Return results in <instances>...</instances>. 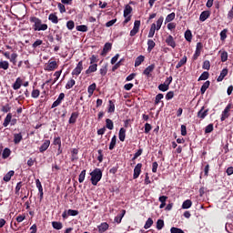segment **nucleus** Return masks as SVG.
<instances>
[{
    "label": "nucleus",
    "instance_id": "38",
    "mask_svg": "<svg viewBox=\"0 0 233 233\" xmlns=\"http://www.w3.org/2000/svg\"><path fill=\"white\" fill-rule=\"evenodd\" d=\"M112 50V44L110 43H106L103 48V53L102 54H107Z\"/></svg>",
    "mask_w": 233,
    "mask_h": 233
},
{
    "label": "nucleus",
    "instance_id": "21",
    "mask_svg": "<svg viewBox=\"0 0 233 233\" xmlns=\"http://www.w3.org/2000/svg\"><path fill=\"white\" fill-rule=\"evenodd\" d=\"M167 199H168V197L167 196H161L158 198V201H160V206L159 208H165V207L167 206Z\"/></svg>",
    "mask_w": 233,
    "mask_h": 233
},
{
    "label": "nucleus",
    "instance_id": "55",
    "mask_svg": "<svg viewBox=\"0 0 233 233\" xmlns=\"http://www.w3.org/2000/svg\"><path fill=\"white\" fill-rule=\"evenodd\" d=\"M213 130H214V125L209 124L205 128V134H210V132H212Z\"/></svg>",
    "mask_w": 233,
    "mask_h": 233
},
{
    "label": "nucleus",
    "instance_id": "58",
    "mask_svg": "<svg viewBox=\"0 0 233 233\" xmlns=\"http://www.w3.org/2000/svg\"><path fill=\"white\" fill-rule=\"evenodd\" d=\"M227 59H228V53H227L226 51H223L221 53V61H222V63H225V61H227Z\"/></svg>",
    "mask_w": 233,
    "mask_h": 233
},
{
    "label": "nucleus",
    "instance_id": "28",
    "mask_svg": "<svg viewBox=\"0 0 233 233\" xmlns=\"http://www.w3.org/2000/svg\"><path fill=\"white\" fill-rule=\"evenodd\" d=\"M156 46V42L154 40L149 39L147 40V52H152Z\"/></svg>",
    "mask_w": 233,
    "mask_h": 233
},
{
    "label": "nucleus",
    "instance_id": "2",
    "mask_svg": "<svg viewBox=\"0 0 233 233\" xmlns=\"http://www.w3.org/2000/svg\"><path fill=\"white\" fill-rule=\"evenodd\" d=\"M59 68V60L52 57L44 65L45 72H54Z\"/></svg>",
    "mask_w": 233,
    "mask_h": 233
},
{
    "label": "nucleus",
    "instance_id": "40",
    "mask_svg": "<svg viewBox=\"0 0 233 233\" xmlns=\"http://www.w3.org/2000/svg\"><path fill=\"white\" fill-rule=\"evenodd\" d=\"M183 65H187V56H184L182 57V59H180V61L176 66V68H181V66H183Z\"/></svg>",
    "mask_w": 233,
    "mask_h": 233
},
{
    "label": "nucleus",
    "instance_id": "35",
    "mask_svg": "<svg viewBox=\"0 0 233 233\" xmlns=\"http://www.w3.org/2000/svg\"><path fill=\"white\" fill-rule=\"evenodd\" d=\"M163 21H164L163 16H160L157 20V24H155L156 25V30H161V26L163 25Z\"/></svg>",
    "mask_w": 233,
    "mask_h": 233
},
{
    "label": "nucleus",
    "instance_id": "41",
    "mask_svg": "<svg viewBox=\"0 0 233 233\" xmlns=\"http://www.w3.org/2000/svg\"><path fill=\"white\" fill-rule=\"evenodd\" d=\"M117 141V138L116 136H114L112 138H111V142L109 144V150H114V148L116 147V143Z\"/></svg>",
    "mask_w": 233,
    "mask_h": 233
},
{
    "label": "nucleus",
    "instance_id": "12",
    "mask_svg": "<svg viewBox=\"0 0 233 233\" xmlns=\"http://www.w3.org/2000/svg\"><path fill=\"white\" fill-rule=\"evenodd\" d=\"M166 43L168 46H171V48H174L176 46V41L174 40V36H172V35H169L166 38Z\"/></svg>",
    "mask_w": 233,
    "mask_h": 233
},
{
    "label": "nucleus",
    "instance_id": "36",
    "mask_svg": "<svg viewBox=\"0 0 233 233\" xmlns=\"http://www.w3.org/2000/svg\"><path fill=\"white\" fill-rule=\"evenodd\" d=\"M174 19H176V13H171L167 15L165 23H170L171 21H174Z\"/></svg>",
    "mask_w": 233,
    "mask_h": 233
},
{
    "label": "nucleus",
    "instance_id": "52",
    "mask_svg": "<svg viewBox=\"0 0 233 233\" xmlns=\"http://www.w3.org/2000/svg\"><path fill=\"white\" fill-rule=\"evenodd\" d=\"M41 92L39 91V89H34L31 93V96L34 98V99H37V97H39Z\"/></svg>",
    "mask_w": 233,
    "mask_h": 233
},
{
    "label": "nucleus",
    "instance_id": "62",
    "mask_svg": "<svg viewBox=\"0 0 233 233\" xmlns=\"http://www.w3.org/2000/svg\"><path fill=\"white\" fill-rule=\"evenodd\" d=\"M227 29H224L220 32V39L221 41H225L227 39Z\"/></svg>",
    "mask_w": 233,
    "mask_h": 233
},
{
    "label": "nucleus",
    "instance_id": "42",
    "mask_svg": "<svg viewBox=\"0 0 233 233\" xmlns=\"http://www.w3.org/2000/svg\"><path fill=\"white\" fill-rule=\"evenodd\" d=\"M106 127L108 128V130H114V122L110 118H107L106 120Z\"/></svg>",
    "mask_w": 233,
    "mask_h": 233
},
{
    "label": "nucleus",
    "instance_id": "46",
    "mask_svg": "<svg viewBox=\"0 0 233 233\" xmlns=\"http://www.w3.org/2000/svg\"><path fill=\"white\" fill-rule=\"evenodd\" d=\"M75 85H76V80L70 79V80L66 83V90H70V88H72Z\"/></svg>",
    "mask_w": 233,
    "mask_h": 233
},
{
    "label": "nucleus",
    "instance_id": "7",
    "mask_svg": "<svg viewBox=\"0 0 233 233\" xmlns=\"http://www.w3.org/2000/svg\"><path fill=\"white\" fill-rule=\"evenodd\" d=\"M143 167V164L138 163L134 168L133 179H137L141 175V168Z\"/></svg>",
    "mask_w": 233,
    "mask_h": 233
},
{
    "label": "nucleus",
    "instance_id": "23",
    "mask_svg": "<svg viewBox=\"0 0 233 233\" xmlns=\"http://www.w3.org/2000/svg\"><path fill=\"white\" fill-rule=\"evenodd\" d=\"M118 137L120 141H125V137H127V129L121 127L119 130Z\"/></svg>",
    "mask_w": 233,
    "mask_h": 233
},
{
    "label": "nucleus",
    "instance_id": "50",
    "mask_svg": "<svg viewBox=\"0 0 233 233\" xmlns=\"http://www.w3.org/2000/svg\"><path fill=\"white\" fill-rule=\"evenodd\" d=\"M115 110H116V105L114 104V102H112V100H109L108 112L112 114L115 112Z\"/></svg>",
    "mask_w": 233,
    "mask_h": 233
},
{
    "label": "nucleus",
    "instance_id": "34",
    "mask_svg": "<svg viewBox=\"0 0 233 233\" xmlns=\"http://www.w3.org/2000/svg\"><path fill=\"white\" fill-rule=\"evenodd\" d=\"M52 227L56 230H61V228H63V223L57 222V221H53L52 222Z\"/></svg>",
    "mask_w": 233,
    "mask_h": 233
},
{
    "label": "nucleus",
    "instance_id": "19",
    "mask_svg": "<svg viewBox=\"0 0 233 233\" xmlns=\"http://www.w3.org/2000/svg\"><path fill=\"white\" fill-rule=\"evenodd\" d=\"M228 75V69L224 68V69L221 71V73H220L219 76L218 77L217 81H218V83L221 82V81H223V79H225V77H227Z\"/></svg>",
    "mask_w": 233,
    "mask_h": 233
},
{
    "label": "nucleus",
    "instance_id": "39",
    "mask_svg": "<svg viewBox=\"0 0 233 233\" xmlns=\"http://www.w3.org/2000/svg\"><path fill=\"white\" fill-rule=\"evenodd\" d=\"M143 61H145V56L140 55L135 61V66H139Z\"/></svg>",
    "mask_w": 233,
    "mask_h": 233
},
{
    "label": "nucleus",
    "instance_id": "31",
    "mask_svg": "<svg viewBox=\"0 0 233 233\" xmlns=\"http://www.w3.org/2000/svg\"><path fill=\"white\" fill-rule=\"evenodd\" d=\"M10 68V63L8 61H0V69L8 70Z\"/></svg>",
    "mask_w": 233,
    "mask_h": 233
},
{
    "label": "nucleus",
    "instance_id": "61",
    "mask_svg": "<svg viewBox=\"0 0 233 233\" xmlns=\"http://www.w3.org/2000/svg\"><path fill=\"white\" fill-rule=\"evenodd\" d=\"M66 26H67L68 30H74L76 24L74 23V21L70 20L66 23Z\"/></svg>",
    "mask_w": 233,
    "mask_h": 233
},
{
    "label": "nucleus",
    "instance_id": "17",
    "mask_svg": "<svg viewBox=\"0 0 233 233\" xmlns=\"http://www.w3.org/2000/svg\"><path fill=\"white\" fill-rule=\"evenodd\" d=\"M127 214V210L125 209H122L121 210V214L117 215L116 218H115V223H121L123 218H125V215Z\"/></svg>",
    "mask_w": 233,
    "mask_h": 233
},
{
    "label": "nucleus",
    "instance_id": "33",
    "mask_svg": "<svg viewBox=\"0 0 233 233\" xmlns=\"http://www.w3.org/2000/svg\"><path fill=\"white\" fill-rule=\"evenodd\" d=\"M14 174H15V172H14V170L9 171V172L4 177V181H5V183H8V181H10V179H12V177H14Z\"/></svg>",
    "mask_w": 233,
    "mask_h": 233
},
{
    "label": "nucleus",
    "instance_id": "60",
    "mask_svg": "<svg viewBox=\"0 0 233 233\" xmlns=\"http://www.w3.org/2000/svg\"><path fill=\"white\" fill-rule=\"evenodd\" d=\"M79 214V211L76 209H68L67 210V216H77Z\"/></svg>",
    "mask_w": 233,
    "mask_h": 233
},
{
    "label": "nucleus",
    "instance_id": "5",
    "mask_svg": "<svg viewBox=\"0 0 233 233\" xmlns=\"http://www.w3.org/2000/svg\"><path fill=\"white\" fill-rule=\"evenodd\" d=\"M130 14H132V6L127 5L124 9V17H126L124 21V25H127V23H128L132 19V16H130Z\"/></svg>",
    "mask_w": 233,
    "mask_h": 233
},
{
    "label": "nucleus",
    "instance_id": "18",
    "mask_svg": "<svg viewBox=\"0 0 233 233\" xmlns=\"http://www.w3.org/2000/svg\"><path fill=\"white\" fill-rule=\"evenodd\" d=\"M48 20L51 21V23H54V25H57L59 23V18L57 17V15L56 13H52L48 16Z\"/></svg>",
    "mask_w": 233,
    "mask_h": 233
},
{
    "label": "nucleus",
    "instance_id": "48",
    "mask_svg": "<svg viewBox=\"0 0 233 233\" xmlns=\"http://www.w3.org/2000/svg\"><path fill=\"white\" fill-rule=\"evenodd\" d=\"M86 176V170L84 169L83 171H81V173L78 177L79 183H83V181H85Z\"/></svg>",
    "mask_w": 233,
    "mask_h": 233
},
{
    "label": "nucleus",
    "instance_id": "45",
    "mask_svg": "<svg viewBox=\"0 0 233 233\" xmlns=\"http://www.w3.org/2000/svg\"><path fill=\"white\" fill-rule=\"evenodd\" d=\"M185 39L187 40L188 43H190V41H192V31L187 30L185 32Z\"/></svg>",
    "mask_w": 233,
    "mask_h": 233
},
{
    "label": "nucleus",
    "instance_id": "57",
    "mask_svg": "<svg viewBox=\"0 0 233 233\" xmlns=\"http://www.w3.org/2000/svg\"><path fill=\"white\" fill-rule=\"evenodd\" d=\"M202 68L204 70H210V61L208 60L204 61Z\"/></svg>",
    "mask_w": 233,
    "mask_h": 233
},
{
    "label": "nucleus",
    "instance_id": "8",
    "mask_svg": "<svg viewBox=\"0 0 233 233\" xmlns=\"http://www.w3.org/2000/svg\"><path fill=\"white\" fill-rule=\"evenodd\" d=\"M83 72V61L78 62L76 68L72 71V76H79Z\"/></svg>",
    "mask_w": 233,
    "mask_h": 233
},
{
    "label": "nucleus",
    "instance_id": "30",
    "mask_svg": "<svg viewBox=\"0 0 233 233\" xmlns=\"http://www.w3.org/2000/svg\"><path fill=\"white\" fill-rule=\"evenodd\" d=\"M12 121V113L7 114L6 117L4 120L3 127H8Z\"/></svg>",
    "mask_w": 233,
    "mask_h": 233
},
{
    "label": "nucleus",
    "instance_id": "51",
    "mask_svg": "<svg viewBox=\"0 0 233 233\" xmlns=\"http://www.w3.org/2000/svg\"><path fill=\"white\" fill-rule=\"evenodd\" d=\"M77 32H88V26L82 25L76 26Z\"/></svg>",
    "mask_w": 233,
    "mask_h": 233
},
{
    "label": "nucleus",
    "instance_id": "27",
    "mask_svg": "<svg viewBox=\"0 0 233 233\" xmlns=\"http://www.w3.org/2000/svg\"><path fill=\"white\" fill-rule=\"evenodd\" d=\"M61 74H63V69L59 70V71H56L54 73V76H55V79L54 81L52 82V85H56V83H57L59 77H61Z\"/></svg>",
    "mask_w": 233,
    "mask_h": 233
},
{
    "label": "nucleus",
    "instance_id": "14",
    "mask_svg": "<svg viewBox=\"0 0 233 233\" xmlns=\"http://www.w3.org/2000/svg\"><path fill=\"white\" fill-rule=\"evenodd\" d=\"M208 17H210V11H203L200 14L199 21H201V23H204V21H207Z\"/></svg>",
    "mask_w": 233,
    "mask_h": 233
},
{
    "label": "nucleus",
    "instance_id": "13",
    "mask_svg": "<svg viewBox=\"0 0 233 233\" xmlns=\"http://www.w3.org/2000/svg\"><path fill=\"white\" fill-rule=\"evenodd\" d=\"M109 227H110V226L108 225V223L103 222V223H101V224L97 227L98 232H99V233L106 232V230H108Z\"/></svg>",
    "mask_w": 233,
    "mask_h": 233
},
{
    "label": "nucleus",
    "instance_id": "11",
    "mask_svg": "<svg viewBox=\"0 0 233 233\" xmlns=\"http://www.w3.org/2000/svg\"><path fill=\"white\" fill-rule=\"evenodd\" d=\"M203 49V44L201 43H198L197 44V47H196V51H195V54L193 56V59H198V57L199 56H201V50Z\"/></svg>",
    "mask_w": 233,
    "mask_h": 233
},
{
    "label": "nucleus",
    "instance_id": "54",
    "mask_svg": "<svg viewBox=\"0 0 233 233\" xmlns=\"http://www.w3.org/2000/svg\"><path fill=\"white\" fill-rule=\"evenodd\" d=\"M208 72L205 71L202 73V75L199 76L198 81H207V78L208 77Z\"/></svg>",
    "mask_w": 233,
    "mask_h": 233
},
{
    "label": "nucleus",
    "instance_id": "49",
    "mask_svg": "<svg viewBox=\"0 0 233 233\" xmlns=\"http://www.w3.org/2000/svg\"><path fill=\"white\" fill-rule=\"evenodd\" d=\"M152 225H154V220H152V218H148L147 221H146V224L144 226V228L148 229L150 228V227H152Z\"/></svg>",
    "mask_w": 233,
    "mask_h": 233
},
{
    "label": "nucleus",
    "instance_id": "64",
    "mask_svg": "<svg viewBox=\"0 0 233 233\" xmlns=\"http://www.w3.org/2000/svg\"><path fill=\"white\" fill-rule=\"evenodd\" d=\"M54 145H58V148H61V137H57L54 138Z\"/></svg>",
    "mask_w": 233,
    "mask_h": 233
},
{
    "label": "nucleus",
    "instance_id": "3",
    "mask_svg": "<svg viewBox=\"0 0 233 233\" xmlns=\"http://www.w3.org/2000/svg\"><path fill=\"white\" fill-rule=\"evenodd\" d=\"M91 176V183L96 187L101 178L103 177V172L99 168H96L94 171L90 173Z\"/></svg>",
    "mask_w": 233,
    "mask_h": 233
},
{
    "label": "nucleus",
    "instance_id": "26",
    "mask_svg": "<svg viewBox=\"0 0 233 233\" xmlns=\"http://www.w3.org/2000/svg\"><path fill=\"white\" fill-rule=\"evenodd\" d=\"M97 72V64H93L86 70V74H92Z\"/></svg>",
    "mask_w": 233,
    "mask_h": 233
},
{
    "label": "nucleus",
    "instance_id": "6",
    "mask_svg": "<svg viewBox=\"0 0 233 233\" xmlns=\"http://www.w3.org/2000/svg\"><path fill=\"white\" fill-rule=\"evenodd\" d=\"M140 26H141V21L136 20L135 23H134V27L130 31V36L131 37H134V35H136V34H137V32H139V27Z\"/></svg>",
    "mask_w": 233,
    "mask_h": 233
},
{
    "label": "nucleus",
    "instance_id": "53",
    "mask_svg": "<svg viewBox=\"0 0 233 233\" xmlns=\"http://www.w3.org/2000/svg\"><path fill=\"white\" fill-rule=\"evenodd\" d=\"M163 227H165V221H163V219H158L157 221V230H161V228H163Z\"/></svg>",
    "mask_w": 233,
    "mask_h": 233
},
{
    "label": "nucleus",
    "instance_id": "59",
    "mask_svg": "<svg viewBox=\"0 0 233 233\" xmlns=\"http://www.w3.org/2000/svg\"><path fill=\"white\" fill-rule=\"evenodd\" d=\"M11 63H13L14 65H15V63H17V54L16 53H13L11 55V58H9Z\"/></svg>",
    "mask_w": 233,
    "mask_h": 233
},
{
    "label": "nucleus",
    "instance_id": "24",
    "mask_svg": "<svg viewBox=\"0 0 233 233\" xmlns=\"http://www.w3.org/2000/svg\"><path fill=\"white\" fill-rule=\"evenodd\" d=\"M23 141V135L21 133L14 135V143L15 145H19Z\"/></svg>",
    "mask_w": 233,
    "mask_h": 233
},
{
    "label": "nucleus",
    "instance_id": "47",
    "mask_svg": "<svg viewBox=\"0 0 233 233\" xmlns=\"http://www.w3.org/2000/svg\"><path fill=\"white\" fill-rule=\"evenodd\" d=\"M72 154V161H75V159H77V154H79V150L77 148H73L71 150Z\"/></svg>",
    "mask_w": 233,
    "mask_h": 233
},
{
    "label": "nucleus",
    "instance_id": "10",
    "mask_svg": "<svg viewBox=\"0 0 233 233\" xmlns=\"http://www.w3.org/2000/svg\"><path fill=\"white\" fill-rule=\"evenodd\" d=\"M230 108L231 106L228 105L221 115V121H225V119H228V117L230 116Z\"/></svg>",
    "mask_w": 233,
    "mask_h": 233
},
{
    "label": "nucleus",
    "instance_id": "37",
    "mask_svg": "<svg viewBox=\"0 0 233 233\" xmlns=\"http://www.w3.org/2000/svg\"><path fill=\"white\" fill-rule=\"evenodd\" d=\"M208 86H210V81H206L201 86L200 92L201 94H205L207 92Z\"/></svg>",
    "mask_w": 233,
    "mask_h": 233
},
{
    "label": "nucleus",
    "instance_id": "15",
    "mask_svg": "<svg viewBox=\"0 0 233 233\" xmlns=\"http://www.w3.org/2000/svg\"><path fill=\"white\" fill-rule=\"evenodd\" d=\"M65 99V93H61L58 98L53 103L52 108H56V106H59L60 103Z\"/></svg>",
    "mask_w": 233,
    "mask_h": 233
},
{
    "label": "nucleus",
    "instance_id": "32",
    "mask_svg": "<svg viewBox=\"0 0 233 233\" xmlns=\"http://www.w3.org/2000/svg\"><path fill=\"white\" fill-rule=\"evenodd\" d=\"M10 154H12V151L10 150V148L5 147L2 154L3 159H7V157H10Z\"/></svg>",
    "mask_w": 233,
    "mask_h": 233
},
{
    "label": "nucleus",
    "instance_id": "43",
    "mask_svg": "<svg viewBox=\"0 0 233 233\" xmlns=\"http://www.w3.org/2000/svg\"><path fill=\"white\" fill-rule=\"evenodd\" d=\"M190 207H192V200H190V199H187L182 204V208H184V209L190 208Z\"/></svg>",
    "mask_w": 233,
    "mask_h": 233
},
{
    "label": "nucleus",
    "instance_id": "25",
    "mask_svg": "<svg viewBox=\"0 0 233 233\" xmlns=\"http://www.w3.org/2000/svg\"><path fill=\"white\" fill-rule=\"evenodd\" d=\"M78 116H79V113H77V112L72 113L71 116L69 118V124L74 125V123H76V121H77Z\"/></svg>",
    "mask_w": 233,
    "mask_h": 233
},
{
    "label": "nucleus",
    "instance_id": "22",
    "mask_svg": "<svg viewBox=\"0 0 233 233\" xmlns=\"http://www.w3.org/2000/svg\"><path fill=\"white\" fill-rule=\"evenodd\" d=\"M156 68V66L154 64L148 66L143 72L145 76H150L151 72H154V69Z\"/></svg>",
    "mask_w": 233,
    "mask_h": 233
},
{
    "label": "nucleus",
    "instance_id": "4",
    "mask_svg": "<svg viewBox=\"0 0 233 233\" xmlns=\"http://www.w3.org/2000/svg\"><path fill=\"white\" fill-rule=\"evenodd\" d=\"M170 83H172V76L167 78V80L158 86V90L161 92H167L170 88Z\"/></svg>",
    "mask_w": 233,
    "mask_h": 233
},
{
    "label": "nucleus",
    "instance_id": "1",
    "mask_svg": "<svg viewBox=\"0 0 233 233\" xmlns=\"http://www.w3.org/2000/svg\"><path fill=\"white\" fill-rule=\"evenodd\" d=\"M29 21L35 32H45L48 30V25L43 24V21L35 16H31Z\"/></svg>",
    "mask_w": 233,
    "mask_h": 233
},
{
    "label": "nucleus",
    "instance_id": "9",
    "mask_svg": "<svg viewBox=\"0 0 233 233\" xmlns=\"http://www.w3.org/2000/svg\"><path fill=\"white\" fill-rule=\"evenodd\" d=\"M197 116L198 119H205L208 116V109H205V106H202Z\"/></svg>",
    "mask_w": 233,
    "mask_h": 233
},
{
    "label": "nucleus",
    "instance_id": "29",
    "mask_svg": "<svg viewBox=\"0 0 233 233\" xmlns=\"http://www.w3.org/2000/svg\"><path fill=\"white\" fill-rule=\"evenodd\" d=\"M96 83H93L92 85H90L87 88V92L89 94V97L94 96V92L96 91Z\"/></svg>",
    "mask_w": 233,
    "mask_h": 233
},
{
    "label": "nucleus",
    "instance_id": "20",
    "mask_svg": "<svg viewBox=\"0 0 233 233\" xmlns=\"http://www.w3.org/2000/svg\"><path fill=\"white\" fill-rule=\"evenodd\" d=\"M22 85H23V79H21V77H17L15 82L13 85L14 90H19Z\"/></svg>",
    "mask_w": 233,
    "mask_h": 233
},
{
    "label": "nucleus",
    "instance_id": "63",
    "mask_svg": "<svg viewBox=\"0 0 233 233\" xmlns=\"http://www.w3.org/2000/svg\"><path fill=\"white\" fill-rule=\"evenodd\" d=\"M174 97V91H169L166 95L167 101H170Z\"/></svg>",
    "mask_w": 233,
    "mask_h": 233
},
{
    "label": "nucleus",
    "instance_id": "44",
    "mask_svg": "<svg viewBox=\"0 0 233 233\" xmlns=\"http://www.w3.org/2000/svg\"><path fill=\"white\" fill-rule=\"evenodd\" d=\"M156 30V24H152L147 37H154Z\"/></svg>",
    "mask_w": 233,
    "mask_h": 233
},
{
    "label": "nucleus",
    "instance_id": "16",
    "mask_svg": "<svg viewBox=\"0 0 233 233\" xmlns=\"http://www.w3.org/2000/svg\"><path fill=\"white\" fill-rule=\"evenodd\" d=\"M48 147H50V140H45L44 143L39 147V151L41 153L46 152V150H48Z\"/></svg>",
    "mask_w": 233,
    "mask_h": 233
},
{
    "label": "nucleus",
    "instance_id": "56",
    "mask_svg": "<svg viewBox=\"0 0 233 233\" xmlns=\"http://www.w3.org/2000/svg\"><path fill=\"white\" fill-rule=\"evenodd\" d=\"M164 96L163 94H158L156 96V98H155V105H157L158 103H161V99H163Z\"/></svg>",
    "mask_w": 233,
    "mask_h": 233
}]
</instances>
